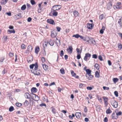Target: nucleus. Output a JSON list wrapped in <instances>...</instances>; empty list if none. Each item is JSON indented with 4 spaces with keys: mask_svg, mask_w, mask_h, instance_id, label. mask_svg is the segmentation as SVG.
<instances>
[{
    "mask_svg": "<svg viewBox=\"0 0 122 122\" xmlns=\"http://www.w3.org/2000/svg\"><path fill=\"white\" fill-rule=\"evenodd\" d=\"M113 80L114 83H116L118 81V79L117 78H114L113 79Z\"/></svg>",
    "mask_w": 122,
    "mask_h": 122,
    "instance_id": "36",
    "label": "nucleus"
},
{
    "mask_svg": "<svg viewBox=\"0 0 122 122\" xmlns=\"http://www.w3.org/2000/svg\"><path fill=\"white\" fill-rule=\"evenodd\" d=\"M98 71H99V72L98 71H96V72L95 75V77H96L98 78L100 76V70Z\"/></svg>",
    "mask_w": 122,
    "mask_h": 122,
    "instance_id": "24",
    "label": "nucleus"
},
{
    "mask_svg": "<svg viewBox=\"0 0 122 122\" xmlns=\"http://www.w3.org/2000/svg\"><path fill=\"white\" fill-rule=\"evenodd\" d=\"M71 75L75 77V76L76 75V74L73 71H71Z\"/></svg>",
    "mask_w": 122,
    "mask_h": 122,
    "instance_id": "41",
    "label": "nucleus"
},
{
    "mask_svg": "<svg viewBox=\"0 0 122 122\" xmlns=\"http://www.w3.org/2000/svg\"><path fill=\"white\" fill-rule=\"evenodd\" d=\"M5 59L4 57H2L0 58V61L1 62H2Z\"/></svg>",
    "mask_w": 122,
    "mask_h": 122,
    "instance_id": "58",
    "label": "nucleus"
},
{
    "mask_svg": "<svg viewBox=\"0 0 122 122\" xmlns=\"http://www.w3.org/2000/svg\"><path fill=\"white\" fill-rule=\"evenodd\" d=\"M112 112V111L110 109V108H109L106 110V113L107 114H110Z\"/></svg>",
    "mask_w": 122,
    "mask_h": 122,
    "instance_id": "32",
    "label": "nucleus"
},
{
    "mask_svg": "<svg viewBox=\"0 0 122 122\" xmlns=\"http://www.w3.org/2000/svg\"><path fill=\"white\" fill-rule=\"evenodd\" d=\"M108 121V119L107 117L105 118L104 119V122H107Z\"/></svg>",
    "mask_w": 122,
    "mask_h": 122,
    "instance_id": "64",
    "label": "nucleus"
},
{
    "mask_svg": "<svg viewBox=\"0 0 122 122\" xmlns=\"http://www.w3.org/2000/svg\"><path fill=\"white\" fill-rule=\"evenodd\" d=\"M117 114L115 112H113L112 114L111 117L113 119H116L118 118L116 116Z\"/></svg>",
    "mask_w": 122,
    "mask_h": 122,
    "instance_id": "7",
    "label": "nucleus"
},
{
    "mask_svg": "<svg viewBox=\"0 0 122 122\" xmlns=\"http://www.w3.org/2000/svg\"><path fill=\"white\" fill-rule=\"evenodd\" d=\"M86 71L87 73V74L88 75H90L91 74V71L90 69H87L86 70Z\"/></svg>",
    "mask_w": 122,
    "mask_h": 122,
    "instance_id": "25",
    "label": "nucleus"
},
{
    "mask_svg": "<svg viewBox=\"0 0 122 122\" xmlns=\"http://www.w3.org/2000/svg\"><path fill=\"white\" fill-rule=\"evenodd\" d=\"M40 51V48L38 46H36L35 49V53L36 54H38V52Z\"/></svg>",
    "mask_w": 122,
    "mask_h": 122,
    "instance_id": "18",
    "label": "nucleus"
},
{
    "mask_svg": "<svg viewBox=\"0 0 122 122\" xmlns=\"http://www.w3.org/2000/svg\"><path fill=\"white\" fill-rule=\"evenodd\" d=\"M77 59H80L81 58V56L80 54H78L77 56Z\"/></svg>",
    "mask_w": 122,
    "mask_h": 122,
    "instance_id": "60",
    "label": "nucleus"
},
{
    "mask_svg": "<svg viewBox=\"0 0 122 122\" xmlns=\"http://www.w3.org/2000/svg\"><path fill=\"white\" fill-rule=\"evenodd\" d=\"M103 88L104 90H108L109 89V88L108 87H107L105 86H104L103 87Z\"/></svg>",
    "mask_w": 122,
    "mask_h": 122,
    "instance_id": "53",
    "label": "nucleus"
},
{
    "mask_svg": "<svg viewBox=\"0 0 122 122\" xmlns=\"http://www.w3.org/2000/svg\"><path fill=\"white\" fill-rule=\"evenodd\" d=\"M76 50L77 51V52L78 53H81V52L82 51V49H81V51H80L79 49L77 48Z\"/></svg>",
    "mask_w": 122,
    "mask_h": 122,
    "instance_id": "49",
    "label": "nucleus"
},
{
    "mask_svg": "<svg viewBox=\"0 0 122 122\" xmlns=\"http://www.w3.org/2000/svg\"><path fill=\"white\" fill-rule=\"evenodd\" d=\"M58 12L55 11H54L53 13V15L54 16H56L58 15Z\"/></svg>",
    "mask_w": 122,
    "mask_h": 122,
    "instance_id": "45",
    "label": "nucleus"
},
{
    "mask_svg": "<svg viewBox=\"0 0 122 122\" xmlns=\"http://www.w3.org/2000/svg\"><path fill=\"white\" fill-rule=\"evenodd\" d=\"M41 60L42 63H44L45 61V58L44 57H42Z\"/></svg>",
    "mask_w": 122,
    "mask_h": 122,
    "instance_id": "55",
    "label": "nucleus"
},
{
    "mask_svg": "<svg viewBox=\"0 0 122 122\" xmlns=\"http://www.w3.org/2000/svg\"><path fill=\"white\" fill-rule=\"evenodd\" d=\"M104 16L103 14H102L99 17V19L100 20H102L103 19V18H104Z\"/></svg>",
    "mask_w": 122,
    "mask_h": 122,
    "instance_id": "50",
    "label": "nucleus"
},
{
    "mask_svg": "<svg viewBox=\"0 0 122 122\" xmlns=\"http://www.w3.org/2000/svg\"><path fill=\"white\" fill-rule=\"evenodd\" d=\"M122 18H121L119 20L118 23V24L121 27H122Z\"/></svg>",
    "mask_w": 122,
    "mask_h": 122,
    "instance_id": "34",
    "label": "nucleus"
},
{
    "mask_svg": "<svg viewBox=\"0 0 122 122\" xmlns=\"http://www.w3.org/2000/svg\"><path fill=\"white\" fill-rule=\"evenodd\" d=\"M16 17V19H18L21 18L22 16H21V14L20 13L18 14L15 15Z\"/></svg>",
    "mask_w": 122,
    "mask_h": 122,
    "instance_id": "20",
    "label": "nucleus"
},
{
    "mask_svg": "<svg viewBox=\"0 0 122 122\" xmlns=\"http://www.w3.org/2000/svg\"><path fill=\"white\" fill-rule=\"evenodd\" d=\"M15 105L17 107H20L22 106V104L21 103L19 102H16L15 103Z\"/></svg>",
    "mask_w": 122,
    "mask_h": 122,
    "instance_id": "37",
    "label": "nucleus"
},
{
    "mask_svg": "<svg viewBox=\"0 0 122 122\" xmlns=\"http://www.w3.org/2000/svg\"><path fill=\"white\" fill-rule=\"evenodd\" d=\"M102 98L104 99V102H108V98L105 97H103Z\"/></svg>",
    "mask_w": 122,
    "mask_h": 122,
    "instance_id": "46",
    "label": "nucleus"
},
{
    "mask_svg": "<svg viewBox=\"0 0 122 122\" xmlns=\"http://www.w3.org/2000/svg\"><path fill=\"white\" fill-rule=\"evenodd\" d=\"M47 22L52 25H55V24L54 21L52 19H48L47 20Z\"/></svg>",
    "mask_w": 122,
    "mask_h": 122,
    "instance_id": "8",
    "label": "nucleus"
},
{
    "mask_svg": "<svg viewBox=\"0 0 122 122\" xmlns=\"http://www.w3.org/2000/svg\"><path fill=\"white\" fill-rule=\"evenodd\" d=\"M26 7V5H24L21 7V10H24L25 9Z\"/></svg>",
    "mask_w": 122,
    "mask_h": 122,
    "instance_id": "42",
    "label": "nucleus"
},
{
    "mask_svg": "<svg viewBox=\"0 0 122 122\" xmlns=\"http://www.w3.org/2000/svg\"><path fill=\"white\" fill-rule=\"evenodd\" d=\"M101 107L100 105H98L96 107V109L97 111H99L101 110Z\"/></svg>",
    "mask_w": 122,
    "mask_h": 122,
    "instance_id": "40",
    "label": "nucleus"
},
{
    "mask_svg": "<svg viewBox=\"0 0 122 122\" xmlns=\"http://www.w3.org/2000/svg\"><path fill=\"white\" fill-rule=\"evenodd\" d=\"M31 91L32 93H34L36 92H37V89L36 87H33L31 89Z\"/></svg>",
    "mask_w": 122,
    "mask_h": 122,
    "instance_id": "12",
    "label": "nucleus"
},
{
    "mask_svg": "<svg viewBox=\"0 0 122 122\" xmlns=\"http://www.w3.org/2000/svg\"><path fill=\"white\" fill-rule=\"evenodd\" d=\"M42 66L44 69L45 71H47L48 70V66L46 64H42Z\"/></svg>",
    "mask_w": 122,
    "mask_h": 122,
    "instance_id": "13",
    "label": "nucleus"
},
{
    "mask_svg": "<svg viewBox=\"0 0 122 122\" xmlns=\"http://www.w3.org/2000/svg\"><path fill=\"white\" fill-rule=\"evenodd\" d=\"M29 104V102L28 101L25 100V102L24 103V105L25 106H28Z\"/></svg>",
    "mask_w": 122,
    "mask_h": 122,
    "instance_id": "30",
    "label": "nucleus"
},
{
    "mask_svg": "<svg viewBox=\"0 0 122 122\" xmlns=\"http://www.w3.org/2000/svg\"><path fill=\"white\" fill-rule=\"evenodd\" d=\"M7 2V0H2L0 1V3L2 5H5Z\"/></svg>",
    "mask_w": 122,
    "mask_h": 122,
    "instance_id": "27",
    "label": "nucleus"
},
{
    "mask_svg": "<svg viewBox=\"0 0 122 122\" xmlns=\"http://www.w3.org/2000/svg\"><path fill=\"white\" fill-rule=\"evenodd\" d=\"M56 43L57 46H59L60 45V41L57 38H56Z\"/></svg>",
    "mask_w": 122,
    "mask_h": 122,
    "instance_id": "21",
    "label": "nucleus"
},
{
    "mask_svg": "<svg viewBox=\"0 0 122 122\" xmlns=\"http://www.w3.org/2000/svg\"><path fill=\"white\" fill-rule=\"evenodd\" d=\"M51 111L54 114H55L56 112V110L53 107H52L51 108Z\"/></svg>",
    "mask_w": 122,
    "mask_h": 122,
    "instance_id": "29",
    "label": "nucleus"
},
{
    "mask_svg": "<svg viewBox=\"0 0 122 122\" xmlns=\"http://www.w3.org/2000/svg\"><path fill=\"white\" fill-rule=\"evenodd\" d=\"M7 36H4L2 38V40L3 41V42H6V39H7Z\"/></svg>",
    "mask_w": 122,
    "mask_h": 122,
    "instance_id": "39",
    "label": "nucleus"
},
{
    "mask_svg": "<svg viewBox=\"0 0 122 122\" xmlns=\"http://www.w3.org/2000/svg\"><path fill=\"white\" fill-rule=\"evenodd\" d=\"M54 41L50 40L49 41L47 42V43H49L50 46H52L54 45Z\"/></svg>",
    "mask_w": 122,
    "mask_h": 122,
    "instance_id": "16",
    "label": "nucleus"
},
{
    "mask_svg": "<svg viewBox=\"0 0 122 122\" xmlns=\"http://www.w3.org/2000/svg\"><path fill=\"white\" fill-rule=\"evenodd\" d=\"M9 56L10 57H13L14 56L13 53L10 52L9 53Z\"/></svg>",
    "mask_w": 122,
    "mask_h": 122,
    "instance_id": "57",
    "label": "nucleus"
},
{
    "mask_svg": "<svg viewBox=\"0 0 122 122\" xmlns=\"http://www.w3.org/2000/svg\"><path fill=\"white\" fill-rule=\"evenodd\" d=\"M92 58L96 59L97 58V56L96 54H93L92 55Z\"/></svg>",
    "mask_w": 122,
    "mask_h": 122,
    "instance_id": "51",
    "label": "nucleus"
},
{
    "mask_svg": "<svg viewBox=\"0 0 122 122\" xmlns=\"http://www.w3.org/2000/svg\"><path fill=\"white\" fill-rule=\"evenodd\" d=\"M61 7V6L60 5H55L53 6L51 10L53 11L57 10L60 9Z\"/></svg>",
    "mask_w": 122,
    "mask_h": 122,
    "instance_id": "3",
    "label": "nucleus"
},
{
    "mask_svg": "<svg viewBox=\"0 0 122 122\" xmlns=\"http://www.w3.org/2000/svg\"><path fill=\"white\" fill-rule=\"evenodd\" d=\"M87 42L90 45L93 44L95 45L96 44L95 41L91 37H89L88 40H87Z\"/></svg>",
    "mask_w": 122,
    "mask_h": 122,
    "instance_id": "2",
    "label": "nucleus"
},
{
    "mask_svg": "<svg viewBox=\"0 0 122 122\" xmlns=\"http://www.w3.org/2000/svg\"><path fill=\"white\" fill-rule=\"evenodd\" d=\"M98 58L101 61H102L103 60L102 58V56L101 55H99V56Z\"/></svg>",
    "mask_w": 122,
    "mask_h": 122,
    "instance_id": "61",
    "label": "nucleus"
},
{
    "mask_svg": "<svg viewBox=\"0 0 122 122\" xmlns=\"http://www.w3.org/2000/svg\"><path fill=\"white\" fill-rule=\"evenodd\" d=\"M40 106L41 107H42L43 106H44L45 107L46 106V104L44 103H42L41 104H40Z\"/></svg>",
    "mask_w": 122,
    "mask_h": 122,
    "instance_id": "62",
    "label": "nucleus"
},
{
    "mask_svg": "<svg viewBox=\"0 0 122 122\" xmlns=\"http://www.w3.org/2000/svg\"><path fill=\"white\" fill-rule=\"evenodd\" d=\"M93 25V24L88 23L87 24V27L89 29H91L92 28Z\"/></svg>",
    "mask_w": 122,
    "mask_h": 122,
    "instance_id": "14",
    "label": "nucleus"
},
{
    "mask_svg": "<svg viewBox=\"0 0 122 122\" xmlns=\"http://www.w3.org/2000/svg\"><path fill=\"white\" fill-rule=\"evenodd\" d=\"M64 52L63 50H62L61 51L60 56L61 57L63 56L64 55Z\"/></svg>",
    "mask_w": 122,
    "mask_h": 122,
    "instance_id": "54",
    "label": "nucleus"
},
{
    "mask_svg": "<svg viewBox=\"0 0 122 122\" xmlns=\"http://www.w3.org/2000/svg\"><path fill=\"white\" fill-rule=\"evenodd\" d=\"M118 47L120 50L122 51V45H118Z\"/></svg>",
    "mask_w": 122,
    "mask_h": 122,
    "instance_id": "63",
    "label": "nucleus"
},
{
    "mask_svg": "<svg viewBox=\"0 0 122 122\" xmlns=\"http://www.w3.org/2000/svg\"><path fill=\"white\" fill-rule=\"evenodd\" d=\"M15 32L14 29L12 30H8V34H11V33H15Z\"/></svg>",
    "mask_w": 122,
    "mask_h": 122,
    "instance_id": "26",
    "label": "nucleus"
},
{
    "mask_svg": "<svg viewBox=\"0 0 122 122\" xmlns=\"http://www.w3.org/2000/svg\"><path fill=\"white\" fill-rule=\"evenodd\" d=\"M114 94L116 97H117L118 96V92L117 91H115L114 92Z\"/></svg>",
    "mask_w": 122,
    "mask_h": 122,
    "instance_id": "56",
    "label": "nucleus"
},
{
    "mask_svg": "<svg viewBox=\"0 0 122 122\" xmlns=\"http://www.w3.org/2000/svg\"><path fill=\"white\" fill-rule=\"evenodd\" d=\"M35 68H34V71H35L37 70L38 68V63L37 62H36L35 63Z\"/></svg>",
    "mask_w": 122,
    "mask_h": 122,
    "instance_id": "31",
    "label": "nucleus"
},
{
    "mask_svg": "<svg viewBox=\"0 0 122 122\" xmlns=\"http://www.w3.org/2000/svg\"><path fill=\"white\" fill-rule=\"evenodd\" d=\"M72 37H75V38H78L79 37H80L81 39H82L84 41H86L87 40H88L89 37L88 36H87L85 37H84L82 36L79 35L78 34L73 35L72 36Z\"/></svg>",
    "mask_w": 122,
    "mask_h": 122,
    "instance_id": "1",
    "label": "nucleus"
},
{
    "mask_svg": "<svg viewBox=\"0 0 122 122\" xmlns=\"http://www.w3.org/2000/svg\"><path fill=\"white\" fill-rule=\"evenodd\" d=\"M56 28L57 31L58 32H60L61 30V28L58 26L56 27Z\"/></svg>",
    "mask_w": 122,
    "mask_h": 122,
    "instance_id": "59",
    "label": "nucleus"
},
{
    "mask_svg": "<svg viewBox=\"0 0 122 122\" xmlns=\"http://www.w3.org/2000/svg\"><path fill=\"white\" fill-rule=\"evenodd\" d=\"M61 73L62 74H64L65 73V71L63 68H62L60 70Z\"/></svg>",
    "mask_w": 122,
    "mask_h": 122,
    "instance_id": "35",
    "label": "nucleus"
},
{
    "mask_svg": "<svg viewBox=\"0 0 122 122\" xmlns=\"http://www.w3.org/2000/svg\"><path fill=\"white\" fill-rule=\"evenodd\" d=\"M33 95L31 96L33 100L36 101H38L39 99V97L36 94H33Z\"/></svg>",
    "mask_w": 122,
    "mask_h": 122,
    "instance_id": "5",
    "label": "nucleus"
},
{
    "mask_svg": "<svg viewBox=\"0 0 122 122\" xmlns=\"http://www.w3.org/2000/svg\"><path fill=\"white\" fill-rule=\"evenodd\" d=\"M121 3L120 2H118L116 3L117 6H116V8L117 9H120L121 7L120 5H121Z\"/></svg>",
    "mask_w": 122,
    "mask_h": 122,
    "instance_id": "15",
    "label": "nucleus"
},
{
    "mask_svg": "<svg viewBox=\"0 0 122 122\" xmlns=\"http://www.w3.org/2000/svg\"><path fill=\"white\" fill-rule=\"evenodd\" d=\"M30 2L32 5H33L36 4L35 1L34 0H31Z\"/></svg>",
    "mask_w": 122,
    "mask_h": 122,
    "instance_id": "48",
    "label": "nucleus"
},
{
    "mask_svg": "<svg viewBox=\"0 0 122 122\" xmlns=\"http://www.w3.org/2000/svg\"><path fill=\"white\" fill-rule=\"evenodd\" d=\"M14 110V107L12 106H10L9 108V111L10 112H11Z\"/></svg>",
    "mask_w": 122,
    "mask_h": 122,
    "instance_id": "38",
    "label": "nucleus"
},
{
    "mask_svg": "<svg viewBox=\"0 0 122 122\" xmlns=\"http://www.w3.org/2000/svg\"><path fill=\"white\" fill-rule=\"evenodd\" d=\"M89 77H88V78L89 80H91L92 79L93 76L91 74L90 75H88Z\"/></svg>",
    "mask_w": 122,
    "mask_h": 122,
    "instance_id": "43",
    "label": "nucleus"
},
{
    "mask_svg": "<svg viewBox=\"0 0 122 122\" xmlns=\"http://www.w3.org/2000/svg\"><path fill=\"white\" fill-rule=\"evenodd\" d=\"M73 14L74 16L76 17L78 16L79 14L78 12L76 10H75L73 11Z\"/></svg>",
    "mask_w": 122,
    "mask_h": 122,
    "instance_id": "22",
    "label": "nucleus"
},
{
    "mask_svg": "<svg viewBox=\"0 0 122 122\" xmlns=\"http://www.w3.org/2000/svg\"><path fill=\"white\" fill-rule=\"evenodd\" d=\"M40 70L34 71L33 73L35 75L37 76H39L40 75V73L39 72Z\"/></svg>",
    "mask_w": 122,
    "mask_h": 122,
    "instance_id": "17",
    "label": "nucleus"
},
{
    "mask_svg": "<svg viewBox=\"0 0 122 122\" xmlns=\"http://www.w3.org/2000/svg\"><path fill=\"white\" fill-rule=\"evenodd\" d=\"M112 6V3L111 1L109 2L107 5V8L108 9H110L111 8Z\"/></svg>",
    "mask_w": 122,
    "mask_h": 122,
    "instance_id": "11",
    "label": "nucleus"
},
{
    "mask_svg": "<svg viewBox=\"0 0 122 122\" xmlns=\"http://www.w3.org/2000/svg\"><path fill=\"white\" fill-rule=\"evenodd\" d=\"M35 64L30 65V69H33V67H34V66H35Z\"/></svg>",
    "mask_w": 122,
    "mask_h": 122,
    "instance_id": "52",
    "label": "nucleus"
},
{
    "mask_svg": "<svg viewBox=\"0 0 122 122\" xmlns=\"http://www.w3.org/2000/svg\"><path fill=\"white\" fill-rule=\"evenodd\" d=\"M94 66L98 70H99V69L100 66L97 63L95 64L94 65Z\"/></svg>",
    "mask_w": 122,
    "mask_h": 122,
    "instance_id": "28",
    "label": "nucleus"
},
{
    "mask_svg": "<svg viewBox=\"0 0 122 122\" xmlns=\"http://www.w3.org/2000/svg\"><path fill=\"white\" fill-rule=\"evenodd\" d=\"M27 49L29 52H31L32 51L33 48L31 45H29L28 46Z\"/></svg>",
    "mask_w": 122,
    "mask_h": 122,
    "instance_id": "23",
    "label": "nucleus"
},
{
    "mask_svg": "<svg viewBox=\"0 0 122 122\" xmlns=\"http://www.w3.org/2000/svg\"><path fill=\"white\" fill-rule=\"evenodd\" d=\"M112 105L115 108H117L118 106V102L114 100H111L110 101Z\"/></svg>",
    "mask_w": 122,
    "mask_h": 122,
    "instance_id": "4",
    "label": "nucleus"
},
{
    "mask_svg": "<svg viewBox=\"0 0 122 122\" xmlns=\"http://www.w3.org/2000/svg\"><path fill=\"white\" fill-rule=\"evenodd\" d=\"M91 54L89 53H87L85 54V56L84 58V60L86 61H87L88 60V58H90L91 56Z\"/></svg>",
    "mask_w": 122,
    "mask_h": 122,
    "instance_id": "6",
    "label": "nucleus"
},
{
    "mask_svg": "<svg viewBox=\"0 0 122 122\" xmlns=\"http://www.w3.org/2000/svg\"><path fill=\"white\" fill-rule=\"evenodd\" d=\"M115 112L117 115H116V116H117L118 117V116H120V115H121L122 114V112L121 111L119 112H118L117 113H116V112Z\"/></svg>",
    "mask_w": 122,
    "mask_h": 122,
    "instance_id": "47",
    "label": "nucleus"
},
{
    "mask_svg": "<svg viewBox=\"0 0 122 122\" xmlns=\"http://www.w3.org/2000/svg\"><path fill=\"white\" fill-rule=\"evenodd\" d=\"M24 96L25 98L29 99L30 98V96L29 93H28L27 92L25 93L24 95Z\"/></svg>",
    "mask_w": 122,
    "mask_h": 122,
    "instance_id": "19",
    "label": "nucleus"
},
{
    "mask_svg": "<svg viewBox=\"0 0 122 122\" xmlns=\"http://www.w3.org/2000/svg\"><path fill=\"white\" fill-rule=\"evenodd\" d=\"M73 49V48L71 46H69V48L67 49V51L68 52L71 53L72 52Z\"/></svg>",
    "mask_w": 122,
    "mask_h": 122,
    "instance_id": "10",
    "label": "nucleus"
},
{
    "mask_svg": "<svg viewBox=\"0 0 122 122\" xmlns=\"http://www.w3.org/2000/svg\"><path fill=\"white\" fill-rule=\"evenodd\" d=\"M57 35L56 34L55 32V33L54 32H51V37L52 38H54Z\"/></svg>",
    "mask_w": 122,
    "mask_h": 122,
    "instance_id": "33",
    "label": "nucleus"
},
{
    "mask_svg": "<svg viewBox=\"0 0 122 122\" xmlns=\"http://www.w3.org/2000/svg\"><path fill=\"white\" fill-rule=\"evenodd\" d=\"M97 98L98 100L100 102H102V100L101 98L100 97H99L98 95H97Z\"/></svg>",
    "mask_w": 122,
    "mask_h": 122,
    "instance_id": "44",
    "label": "nucleus"
},
{
    "mask_svg": "<svg viewBox=\"0 0 122 122\" xmlns=\"http://www.w3.org/2000/svg\"><path fill=\"white\" fill-rule=\"evenodd\" d=\"M75 115L77 119H80V117L81 116V113L80 112H76L75 114Z\"/></svg>",
    "mask_w": 122,
    "mask_h": 122,
    "instance_id": "9",
    "label": "nucleus"
}]
</instances>
